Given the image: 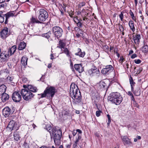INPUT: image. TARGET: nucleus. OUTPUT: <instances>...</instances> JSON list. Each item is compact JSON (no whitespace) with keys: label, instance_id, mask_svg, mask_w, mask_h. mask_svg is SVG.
<instances>
[{"label":"nucleus","instance_id":"nucleus-1","mask_svg":"<svg viewBox=\"0 0 148 148\" xmlns=\"http://www.w3.org/2000/svg\"><path fill=\"white\" fill-rule=\"evenodd\" d=\"M51 138H53L56 145H59L60 143V139L62 135V132L60 130H57L56 128H53L49 131Z\"/></svg>","mask_w":148,"mask_h":148},{"label":"nucleus","instance_id":"nucleus-2","mask_svg":"<svg viewBox=\"0 0 148 148\" xmlns=\"http://www.w3.org/2000/svg\"><path fill=\"white\" fill-rule=\"evenodd\" d=\"M123 99L120 93L117 92L111 93L108 97V99L112 103L116 105H119L122 102Z\"/></svg>","mask_w":148,"mask_h":148},{"label":"nucleus","instance_id":"nucleus-3","mask_svg":"<svg viewBox=\"0 0 148 148\" xmlns=\"http://www.w3.org/2000/svg\"><path fill=\"white\" fill-rule=\"evenodd\" d=\"M56 92V90L54 87L48 86L46 88L43 93L38 94V95H41V97L43 98L46 97L48 94L50 95L51 97L52 98Z\"/></svg>","mask_w":148,"mask_h":148},{"label":"nucleus","instance_id":"nucleus-4","mask_svg":"<svg viewBox=\"0 0 148 148\" xmlns=\"http://www.w3.org/2000/svg\"><path fill=\"white\" fill-rule=\"evenodd\" d=\"M38 19L41 23L45 21L48 17V14L47 12L43 9H40L38 11Z\"/></svg>","mask_w":148,"mask_h":148},{"label":"nucleus","instance_id":"nucleus-5","mask_svg":"<svg viewBox=\"0 0 148 148\" xmlns=\"http://www.w3.org/2000/svg\"><path fill=\"white\" fill-rule=\"evenodd\" d=\"M52 31L54 36L57 39L61 37L63 33L62 29L58 26L53 27L52 28Z\"/></svg>","mask_w":148,"mask_h":148},{"label":"nucleus","instance_id":"nucleus-6","mask_svg":"<svg viewBox=\"0 0 148 148\" xmlns=\"http://www.w3.org/2000/svg\"><path fill=\"white\" fill-rule=\"evenodd\" d=\"M21 92L23 99L27 101L31 99L34 96V95L30 91L26 89H22Z\"/></svg>","mask_w":148,"mask_h":148},{"label":"nucleus","instance_id":"nucleus-7","mask_svg":"<svg viewBox=\"0 0 148 148\" xmlns=\"http://www.w3.org/2000/svg\"><path fill=\"white\" fill-rule=\"evenodd\" d=\"M71 96L74 97V103L75 104H78L81 101L82 95L79 90V92L75 93L74 95H71Z\"/></svg>","mask_w":148,"mask_h":148},{"label":"nucleus","instance_id":"nucleus-8","mask_svg":"<svg viewBox=\"0 0 148 148\" xmlns=\"http://www.w3.org/2000/svg\"><path fill=\"white\" fill-rule=\"evenodd\" d=\"M114 70V68L110 65L104 66L103 68L101 71V73L105 75L109 74Z\"/></svg>","mask_w":148,"mask_h":148},{"label":"nucleus","instance_id":"nucleus-9","mask_svg":"<svg viewBox=\"0 0 148 148\" xmlns=\"http://www.w3.org/2000/svg\"><path fill=\"white\" fill-rule=\"evenodd\" d=\"M7 129L10 131H12L13 130H17L18 129V127L17 123L14 121L11 120L8 124Z\"/></svg>","mask_w":148,"mask_h":148},{"label":"nucleus","instance_id":"nucleus-10","mask_svg":"<svg viewBox=\"0 0 148 148\" xmlns=\"http://www.w3.org/2000/svg\"><path fill=\"white\" fill-rule=\"evenodd\" d=\"M8 29L5 27L0 32V36L2 39H5L10 35V32H8Z\"/></svg>","mask_w":148,"mask_h":148},{"label":"nucleus","instance_id":"nucleus-11","mask_svg":"<svg viewBox=\"0 0 148 148\" xmlns=\"http://www.w3.org/2000/svg\"><path fill=\"white\" fill-rule=\"evenodd\" d=\"M12 98L13 101L15 102H19L21 99V97L18 92H14L12 95Z\"/></svg>","mask_w":148,"mask_h":148},{"label":"nucleus","instance_id":"nucleus-12","mask_svg":"<svg viewBox=\"0 0 148 148\" xmlns=\"http://www.w3.org/2000/svg\"><path fill=\"white\" fill-rule=\"evenodd\" d=\"M109 85V83L106 81H101L99 83V86L103 90H107Z\"/></svg>","mask_w":148,"mask_h":148},{"label":"nucleus","instance_id":"nucleus-13","mask_svg":"<svg viewBox=\"0 0 148 148\" xmlns=\"http://www.w3.org/2000/svg\"><path fill=\"white\" fill-rule=\"evenodd\" d=\"M0 54V61L2 62H7V58L9 57L8 56V54H5V52H2Z\"/></svg>","mask_w":148,"mask_h":148},{"label":"nucleus","instance_id":"nucleus-14","mask_svg":"<svg viewBox=\"0 0 148 148\" xmlns=\"http://www.w3.org/2000/svg\"><path fill=\"white\" fill-rule=\"evenodd\" d=\"M14 11H11L9 12L4 14V16H5V24H7L8 21V18L10 17H13L14 16Z\"/></svg>","mask_w":148,"mask_h":148},{"label":"nucleus","instance_id":"nucleus-15","mask_svg":"<svg viewBox=\"0 0 148 148\" xmlns=\"http://www.w3.org/2000/svg\"><path fill=\"white\" fill-rule=\"evenodd\" d=\"M74 66L75 70L79 73H81L84 71V68L82 64H75Z\"/></svg>","mask_w":148,"mask_h":148},{"label":"nucleus","instance_id":"nucleus-16","mask_svg":"<svg viewBox=\"0 0 148 148\" xmlns=\"http://www.w3.org/2000/svg\"><path fill=\"white\" fill-rule=\"evenodd\" d=\"M25 88H27V90L33 92H36L37 91V89L36 87L32 85H28L27 86L24 85L23 86Z\"/></svg>","mask_w":148,"mask_h":148},{"label":"nucleus","instance_id":"nucleus-17","mask_svg":"<svg viewBox=\"0 0 148 148\" xmlns=\"http://www.w3.org/2000/svg\"><path fill=\"white\" fill-rule=\"evenodd\" d=\"M11 109L8 107H6L3 110V114L5 117L8 116L10 114Z\"/></svg>","mask_w":148,"mask_h":148},{"label":"nucleus","instance_id":"nucleus-18","mask_svg":"<svg viewBox=\"0 0 148 148\" xmlns=\"http://www.w3.org/2000/svg\"><path fill=\"white\" fill-rule=\"evenodd\" d=\"M16 49V45H14L12 47L9 49L8 51V57H10L12 55L14 54L15 52Z\"/></svg>","mask_w":148,"mask_h":148},{"label":"nucleus","instance_id":"nucleus-19","mask_svg":"<svg viewBox=\"0 0 148 148\" xmlns=\"http://www.w3.org/2000/svg\"><path fill=\"white\" fill-rule=\"evenodd\" d=\"M4 76H5V77L8 76L7 77L4 79L5 82L9 83L10 82L12 81V77L9 76L8 73L7 72H4L2 74Z\"/></svg>","mask_w":148,"mask_h":148},{"label":"nucleus","instance_id":"nucleus-20","mask_svg":"<svg viewBox=\"0 0 148 148\" xmlns=\"http://www.w3.org/2000/svg\"><path fill=\"white\" fill-rule=\"evenodd\" d=\"M133 40L136 44H139L140 39V35L139 34H136L135 36H133Z\"/></svg>","mask_w":148,"mask_h":148},{"label":"nucleus","instance_id":"nucleus-21","mask_svg":"<svg viewBox=\"0 0 148 148\" xmlns=\"http://www.w3.org/2000/svg\"><path fill=\"white\" fill-rule=\"evenodd\" d=\"M1 95L2 101L3 102H5L6 101L9 99V96L8 94L5 92Z\"/></svg>","mask_w":148,"mask_h":148},{"label":"nucleus","instance_id":"nucleus-22","mask_svg":"<svg viewBox=\"0 0 148 148\" xmlns=\"http://www.w3.org/2000/svg\"><path fill=\"white\" fill-rule=\"evenodd\" d=\"M13 136L14 140L16 141L19 140L21 138L19 133L16 130L14 133Z\"/></svg>","mask_w":148,"mask_h":148},{"label":"nucleus","instance_id":"nucleus-23","mask_svg":"<svg viewBox=\"0 0 148 148\" xmlns=\"http://www.w3.org/2000/svg\"><path fill=\"white\" fill-rule=\"evenodd\" d=\"M27 58L25 56H23L22 58L21 61V63L24 67L26 66L27 63Z\"/></svg>","mask_w":148,"mask_h":148},{"label":"nucleus","instance_id":"nucleus-24","mask_svg":"<svg viewBox=\"0 0 148 148\" xmlns=\"http://www.w3.org/2000/svg\"><path fill=\"white\" fill-rule=\"evenodd\" d=\"M78 52L76 53L75 55L76 56H79V57L82 58L84 57L85 54V52L84 51L82 52L81 49L79 48H78Z\"/></svg>","mask_w":148,"mask_h":148},{"label":"nucleus","instance_id":"nucleus-25","mask_svg":"<svg viewBox=\"0 0 148 148\" xmlns=\"http://www.w3.org/2000/svg\"><path fill=\"white\" fill-rule=\"evenodd\" d=\"M7 87L4 84H2L0 86V95L5 93L6 91Z\"/></svg>","mask_w":148,"mask_h":148},{"label":"nucleus","instance_id":"nucleus-26","mask_svg":"<svg viewBox=\"0 0 148 148\" xmlns=\"http://www.w3.org/2000/svg\"><path fill=\"white\" fill-rule=\"evenodd\" d=\"M26 46V44L23 41L20 43L18 49L19 50H22L25 48Z\"/></svg>","mask_w":148,"mask_h":148},{"label":"nucleus","instance_id":"nucleus-27","mask_svg":"<svg viewBox=\"0 0 148 148\" xmlns=\"http://www.w3.org/2000/svg\"><path fill=\"white\" fill-rule=\"evenodd\" d=\"M30 23L32 24L35 23H41V21H40L39 19L38 20L36 18H35L33 16L30 19Z\"/></svg>","mask_w":148,"mask_h":148},{"label":"nucleus","instance_id":"nucleus-28","mask_svg":"<svg viewBox=\"0 0 148 148\" xmlns=\"http://www.w3.org/2000/svg\"><path fill=\"white\" fill-rule=\"evenodd\" d=\"M122 140L125 144H128L131 143L130 140L127 136H123Z\"/></svg>","mask_w":148,"mask_h":148},{"label":"nucleus","instance_id":"nucleus-29","mask_svg":"<svg viewBox=\"0 0 148 148\" xmlns=\"http://www.w3.org/2000/svg\"><path fill=\"white\" fill-rule=\"evenodd\" d=\"M129 25L132 31L134 32L135 30V28L134 26V22L132 20H130L129 21Z\"/></svg>","mask_w":148,"mask_h":148},{"label":"nucleus","instance_id":"nucleus-30","mask_svg":"<svg viewBox=\"0 0 148 148\" xmlns=\"http://www.w3.org/2000/svg\"><path fill=\"white\" fill-rule=\"evenodd\" d=\"M130 82L131 85L132 90V91H133L134 89L133 86H134L135 83L133 81V79L131 76H130Z\"/></svg>","mask_w":148,"mask_h":148},{"label":"nucleus","instance_id":"nucleus-31","mask_svg":"<svg viewBox=\"0 0 148 148\" xmlns=\"http://www.w3.org/2000/svg\"><path fill=\"white\" fill-rule=\"evenodd\" d=\"M142 50L143 52L147 53H148V45H145L142 47Z\"/></svg>","mask_w":148,"mask_h":148},{"label":"nucleus","instance_id":"nucleus-32","mask_svg":"<svg viewBox=\"0 0 148 148\" xmlns=\"http://www.w3.org/2000/svg\"><path fill=\"white\" fill-rule=\"evenodd\" d=\"M63 48L64 49V53L65 54H66V56L69 58H70L71 59V57L70 55L69 51L66 48L64 47V48Z\"/></svg>","mask_w":148,"mask_h":148},{"label":"nucleus","instance_id":"nucleus-33","mask_svg":"<svg viewBox=\"0 0 148 148\" xmlns=\"http://www.w3.org/2000/svg\"><path fill=\"white\" fill-rule=\"evenodd\" d=\"M51 33L50 31H49L48 32L42 34V36L45 37L46 38L48 39L49 38Z\"/></svg>","mask_w":148,"mask_h":148},{"label":"nucleus","instance_id":"nucleus-34","mask_svg":"<svg viewBox=\"0 0 148 148\" xmlns=\"http://www.w3.org/2000/svg\"><path fill=\"white\" fill-rule=\"evenodd\" d=\"M91 72L92 73H96V74H99V69H92L91 70H90L89 73H90V74H91V73H90Z\"/></svg>","mask_w":148,"mask_h":148},{"label":"nucleus","instance_id":"nucleus-35","mask_svg":"<svg viewBox=\"0 0 148 148\" xmlns=\"http://www.w3.org/2000/svg\"><path fill=\"white\" fill-rule=\"evenodd\" d=\"M77 85L75 84L74 83H72L71 84L70 87V91H73V89L76 88H77Z\"/></svg>","mask_w":148,"mask_h":148},{"label":"nucleus","instance_id":"nucleus-36","mask_svg":"<svg viewBox=\"0 0 148 148\" xmlns=\"http://www.w3.org/2000/svg\"><path fill=\"white\" fill-rule=\"evenodd\" d=\"M59 45H60V47L64 48L66 44L63 41V40H60L59 41Z\"/></svg>","mask_w":148,"mask_h":148},{"label":"nucleus","instance_id":"nucleus-37","mask_svg":"<svg viewBox=\"0 0 148 148\" xmlns=\"http://www.w3.org/2000/svg\"><path fill=\"white\" fill-rule=\"evenodd\" d=\"M130 16L132 17V18L133 20H134L135 21H136V18L134 16V14L133 12H132V11L131 10H130Z\"/></svg>","mask_w":148,"mask_h":148},{"label":"nucleus","instance_id":"nucleus-38","mask_svg":"<svg viewBox=\"0 0 148 148\" xmlns=\"http://www.w3.org/2000/svg\"><path fill=\"white\" fill-rule=\"evenodd\" d=\"M73 90L72 91H70L71 95H72V94L74 95V93L78 91V90H79L78 87H77V88H75L74 89H73Z\"/></svg>","mask_w":148,"mask_h":148},{"label":"nucleus","instance_id":"nucleus-39","mask_svg":"<svg viewBox=\"0 0 148 148\" xmlns=\"http://www.w3.org/2000/svg\"><path fill=\"white\" fill-rule=\"evenodd\" d=\"M138 90H135V91H133V90L132 91L133 92L134 94L136 96H139L140 95V92Z\"/></svg>","mask_w":148,"mask_h":148},{"label":"nucleus","instance_id":"nucleus-40","mask_svg":"<svg viewBox=\"0 0 148 148\" xmlns=\"http://www.w3.org/2000/svg\"><path fill=\"white\" fill-rule=\"evenodd\" d=\"M109 47L107 45H105L104 46H103V48L105 52L108 53L107 51L109 49Z\"/></svg>","mask_w":148,"mask_h":148},{"label":"nucleus","instance_id":"nucleus-41","mask_svg":"<svg viewBox=\"0 0 148 148\" xmlns=\"http://www.w3.org/2000/svg\"><path fill=\"white\" fill-rule=\"evenodd\" d=\"M76 23L77 24V25L78 27H82V23H81V21L79 20H78V21H77V22Z\"/></svg>","mask_w":148,"mask_h":148},{"label":"nucleus","instance_id":"nucleus-42","mask_svg":"<svg viewBox=\"0 0 148 148\" xmlns=\"http://www.w3.org/2000/svg\"><path fill=\"white\" fill-rule=\"evenodd\" d=\"M85 5V3L84 1H82L80 3L78 6L79 8H81Z\"/></svg>","mask_w":148,"mask_h":148},{"label":"nucleus","instance_id":"nucleus-43","mask_svg":"<svg viewBox=\"0 0 148 148\" xmlns=\"http://www.w3.org/2000/svg\"><path fill=\"white\" fill-rule=\"evenodd\" d=\"M102 112L100 110L97 111L96 112V115L97 116H100L101 113H102Z\"/></svg>","mask_w":148,"mask_h":148},{"label":"nucleus","instance_id":"nucleus-44","mask_svg":"<svg viewBox=\"0 0 148 148\" xmlns=\"http://www.w3.org/2000/svg\"><path fill=\"white\" fill-rule=\"evenodd\" d=\"M107 116L108 118V122L107 124L108 125H109L111 122V118L110 115L108 114L107 115Z\"/></svg>","mask_w":148,"mask_h":148},{"label":"nucleus","instance_id":"nucleus-45","mask_svg":"<svg viewBox=\"0 0 148 148\" xmlns=\"http://www.w3.org/2000/svg\"><path fill=\"white\" fill-rule=\"evenodd\" d=\"M81 136H79V135H78V136H77V137H76V140L75 141V142H77V143H78L79 140L81 139Z\"/></svg>","mask_w":148,"mask_h":148},{"label":"nucleus","instance_id":"nucleus-46","mask_svg":"<svg viewBox=\"0 0 148 148\" xmlns=\"http://www.w3.org/2000/svg\"><path fill=\"white\" fill-rule=\"evenodd\" d=\"M142 61L140 59H136L134 60V62L136 64H139Z\"/></svg>","mask_w":148,"mask_h":148},{"label":"nucleus","instance_id":"nucleus-47","mask_svg":"<svg viewBox=\"0 0 148 148\" xmlns=\"http://www.w3.org/2000/svg\"><path fill=\"white\" fill-rule=\"evenodd\" d=\"M119 28L120 29V30L121 32L124 31V28H123V27L122 25H121L119 24Z\"/></svg>","mask_w":148,"mask_h":148},{"label":"nucleus","instance_id":"nucleus-48","mask_svg":"<svg viewBox=\"0 0 148 148\" xmlns=\"http://www.w3.org/2000/svg\"><path fill=\"white\" fill-rule=\"evenodd\" d=\"M76 132H78V133L77 134V136H78V135H79V136H81V134L82 133V132L81 130H80L79 129H77L76 130Z\"/></svg>","mask_w":148,"mask_h":148},{"label":"nucleus","instance_id":"nucleus-49","mask_svg":"<svg viewBox=\"0 0 148 148\" xmlns=\"http://www.w3.org/2000/svg\"><path fill=\"white\" fill-rule=\"evenodd\" d=\"M4 16H0V23H2L4 21Z\"/></svg>","mask_w":148,"mask_h":148},{"label":"nucleus","instance_id":"nucleus-50","mask_svg":"<svg viewBox=\"0 0 148 148\" xmlns=\"http://www.w3.org/2000/svg\"><path fill=\"white\" fill-rule=\"evenodd\" d=\"M23 146L25 148H28L29 145L28 144H27L25 141L23 145Z\"/></svg>","mask_w":148,"mask_h":148},{"label":"nucleus","instance_id":"nucleus-51","mask_svg":"<svg viewBox=\"0 0 148 148\" xmlns=\"http://www.w3.org/2000/svg\"><path fill=\"white\" fill-rule=\"evenodd\" d=\"M78 143L75 141L73 145V148H76V147L77 146Z\"/></svg>","mask_w":148,"mask_h":148},{"label":"nucleus","instance_id":"nucleus-52","mask_svg":"<svg viewBox=\"0 0 148 148\" xmlns=\"http://www.w3.org/2000/svg\"><path fill=\"white\" fill-rule=\"evenodd\" d=\"M119 16L121 19V21H122L123 17V14L122 12H121V14L119 15Z\"/></svg>","mask_w":148,"mask_h":148},{"label":"nucleus","instance_id":"nucleus-53","mask_svg":"<svg viewBox=\"0 0 148 148\" xmlns=\"http://www.w3.org/2000/svg\"><path fill=\"white\" fill-rule=\"evenodd\" d=\"M73 19L74 21L76 23L77 22V21H78V20H79L78 18H77V16L76 17H73Z\"/></svg>","mask_w":148,"mask_h":148},{"label":"nucleus","instance_id":"nucleus-54","mask_svg":"<svg viewBox=\"0 0 148 148\" xmlns=\"http://www.w3.org/2000/svg\"><path fill=\"white\" fill-rule=\"evenodd\" d=\"M45 75H42V77H41V78L40 79V81H42V82H44V79H45Z\"/></svg>","mask_w":148,"mask_h":148},{"label":"nucleus","instance_id":"nucleus-55","mask_svg":"<svg viewBox=\"0 0 148 148\" xmlns=\"http://www.w3.org/2000/svg\"><path fill=\"white\" fill-rule=\"evenodd\" d=\"M137 57V55L136 54H134L132 55V56H131V58L132 59H134Z\"/></svg>","mask_w":148,"mask_h":148},{"label":"nucleus","instance_id":"nucleus-56","mask_svg":"<svg viewBox=\"0 0 148 148\" xmlns=\"http://www.w3.org/2000/svg\"><path fill=\"white\" fill-rule=\"evenodd\" d=\"M142 70V69L141 68H139V69L137 70V71L136 73V74H138L140 73L141 71Z\"/></svg>","mask_w":148,"mask_h":148},{"label":"nucleus","instance_id":"nucleus-57","mask_svg":"<svg viewBox=\"0 0 148 148\" xmlns=\"http://www.w3.org/2000/svg\"><path fill=\"white\" fill-rule=\"evenodd\" d=\"M77 28H78V29L79 30L78 32L80 34H81L82 35H83V31L81 30L79 28H78V27H77Z\"/></svg>","mask_w":148,"mask_h":148},{"label":"nucleus","instance_id":"nucleus-58","mask_svg":"<svg viewBox=\"0 0 148 148\" xmlns=\"http://www.w3.org/2000/svg\"><path fill=\"white\" fill-rule=\"evenodd\" d=\"M129 62L126 61L125 62V64L126 65V67L127 69H128L129 68Z\"/></svg>","mask_w":148,"mask_h":148},{"label":"nucleus","instance_id":"nucleus-59","mask_svg":"<svg viewBox=\"0 0 148 148\" xmlns=\"http://www.w3.org/2000/svg\"><path fill=\"white\" fill-rule=\"evenodd\" d=\"M53 128H51V127H48L47 128V130L49 132V131H51L52 129Z\"/></svg>","mask_w":148,"mask_h":148},{"label":"nucleus","instance_id":"nucleus-60","mask_svg":"<svg viewBox=\"0 0 148 148\" xmlns=\"http://www.w3.org/2000/svg\"><path fill=\"white\" fill-rule=\"evenodd\" d=\"M77 133V132H76V131L74 130L73 132V136H75L76 134Z\"/></svg>","mask_w":148,"mask_h":148},{"label":"nucleus","instance_id":"nucleus-61","mask_svg":"<svg viewBox=\"0 0 148 148\" xmlns=\"http://www.w3.org/2000/svg\"><path fill=\"white\" fill-rule=\"evenodd\" d=\"M128 95L131 96L133 95L132 93L130 91H128Z\"/></svg>","mask_w":148,"mask_h":148},{"label":"nucleus","instance_id":"nucleus-62","mask_svg":"<svg viewBox=\"0 0 148 148\" xmlns=\"http://www.w3.org/2000/svg\"><path fill=\"white\" fill-rule=\"evenodd\" d=\"M51 58L50 59L52 60L54 59V57L53 56V55L52 54H51L50 55Z\"/></svg>","mask_w":148,"mask_h":148},{"label":"nucleus","instance_id":"nucleus-63","mask_svg":"<svg viewBox=\"0 0 148 148\" xmlns=\"http://www.w3.org/2000/svg\"><path fill=\"white\" fill-rule=\"evenodd\" d=\"M69 15L71 17V18H73V15H74V14L73 13H70L69 14Z\"/></svg>","mask_w":148,"mask_h":148},{"label":"nucleus","instance_id":"nucleus-64","mask_svg":"<svg viewBox=\"0 0 148 148\" xmlns=\"http://www.w3.org/2000/svg\"><path fill=\"white\" fill-rule=\"evenodd\" d=\"M71 144L67 145H66L67 148H70L71 146Z\"/></svg>","mask_w":148,"mask_h":148}]
</instances>
